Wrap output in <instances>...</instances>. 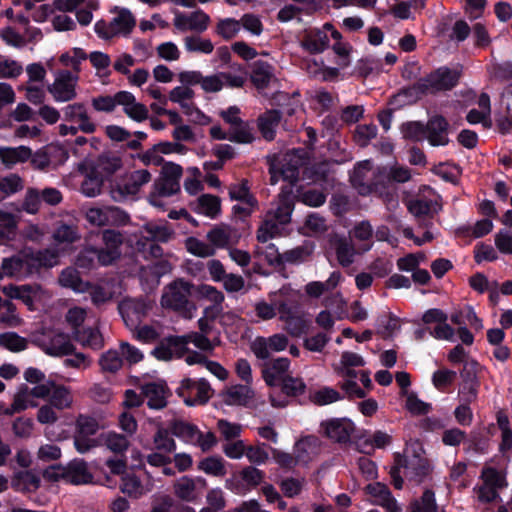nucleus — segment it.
<instances>
[{"label": "nucleus", "instance_id": "obj_1", "mask_svg": "<svg viewBox=\"0 0 512 512\" xmlns=\"http://www.w3.org/2000/svg\"><path fill=\"white\" fill-rule=\"evenodd\" d=\"M299 160L293 154H285L281 159L274 158L270 161V184L275 185L280 179L287 182L276 201V208L268 212L279 224H287L291 220L294 209L293 184L299 176Z\"/></svg>", "mask_w": 512, "mask_h": 512}, {"label": "nucleus", "instance_id": "obj_2", "mask_svg": "<svg viewBox=\"0 0 512 512\" xmlns=\"http://www.w3.org/2000/svg\"><path fill=\"white\" fill-rule=\"evenodd\" d=\"M460 71L441 67L420 79L413 86L404 89L396 95L395 100L400 103H411L423 94H434L452 89L459 81Z\"/></svg>", "mask_w": 512, "mask_h": 512}, {"label": "nucleus", "instance_id": "obj_3", "mask_svg": "<svg viewBox=\"0 0 512 512\" xmlns=\"http://www.w3.org/2000/svg\"><path fill=\"white\" fill-rule=\"evenodd\" d=\"M193 285L182 278L167 284L162 291L160 305L164 309L180 312L184 318H192L196 306L189 300Z\"/></svg>", "mask_w": 512, "mask_h": 512}, {"label": "nucleus", "instance_id": "obj_4", "mask_svg": "<svg viewBox=\"0 0 512 512\" xmlns=\"http://www.w3.org/2000/svg\"><path fill=\"white\" fill-rule=\"evenodd\" d=\"M88 318V310L85 307L71 305L68 307L64 322L71 330L73 338L83 346L99 349L103 345L102 337L98 330L92 327H85Z\"/></svg>", "mask_w": 512, "mask_h": 512}, {"label": "nucleus", "instance_id": "obj_5", "mask_svg": "<svg viewBox=\"0 0 512 512\" xmlns=\"http://www.w3.org/2000/svg\"><path fill=\"white\" fill-rule=\"evenodd\" d=\"M103 426L92 415L79 414L75 420L74 446L79 453H86L97 446L96 440L90 438Z\"/></svg>", "mask_w": 512, "mask_h": 512}, {"label": "nucleus", "instance_id": "obj_6", "mask_svg": "<svg viewBox=\"0 0 512 512\" xmlns=\"http://www.w3.org/2000/svg\"><path fill=\"white\" fill-rule=\"evenodd\" d=\"M78 82L79 75L67 69L58 70L47 90L55 102H69L77 97Z\"/></svg>", "mask_w": 512, "mask_h": 512}, {"label": "nucleus", "instance_id": "obj_7", "mask_svg": "<svg viewBox=\"0 0 512 512\" xmlns=\"http://www.w3.org/2000/svg\"><path fill=\"white\" fill-rule=\"evenodd\" d=\"M228 192L230 199L237 202L232 207L233 215L244 220L258 210V201L250 192L247 180L230 185Z\"/></svg>", "mask_w": 512, "mask_h": 512}, {"label": "nucleus", "instance_id": "obj_8", "mask_svg": "<svg viewBox=\"0 0 512 512\" xmlns=\"http://www.w3.org/2000/svg\"><path fill=\"white\" fill-rule=\"evenodd\" d=\"M2 293L10 298L22 301L29 310L35 309V303L50 297V294L39 284H8L1 288Z\"/></svg>", "mask_w": 512, "mask_h": 512}, {"label": "nucleus", "instance_id": "obj_9", "mask_svg": "<svg viewBox=\"0 0 512 512\" xmlns=\"http://www.w3.org/2000/svg\"><path fill=\"white\" fill-rule=\"evenodd\" d=\"M178 394L184 398L186 405L195 406L205 404L212 397L213 389L204 378L198 380L185 378L181 381Z\"/></svg>", "mask_w": 512, "mask_h": 512}, {"label": "nucleus", "instance_id": "obj_10", "mask_svg": "<svg viewBox=\"0 0 512 512\" xmlns=\"http://www.w3.org/2000/svg\"><path fill=\"white\" fill-rule=\"evenodd\" d=\"M86 220L93 226L126 225L129 215L115 206L91 207L85 213Z\"/></svg>", "mask_w": 512, "mask_h": 512}, {"label": "nucleus", "instance_id": "obj_11", "mask_svg": "<svg viewBox=\"0 0 512 512\" xmlns=\"http://www.w3.org/2000/svg\"><path fill=\"white\" fill-rule=\"evenodd\" d=\"M401 458V467L403 469V477L415 484H421L431 473V465L427 458L418 454L410 455L406 449L404 456Z\"/></svg>", "mask_w": 512, "mask_h": 512}, {"label": "nucleus", "instance_id": "obj_12", "mask_svg": "<svg viewBox=\"0 0 512 512\" xmlns=\"http://www.w3.org/2000/svg\"><path fill=\"white\" fill-rule=\"evenodd\" d=\"M281 394H278L276 388L270 392V402L273 407L283 408L289 403V397H297L304 394L306 384L301 377H294L290 373L283 378L277 386Z\"/></svg>", "mask_w": 512, "mask_h": 512}, {"label": "nucleus", "instance_id": "obj_13", "mask_svg": "<svg viewBox=\"0 0 512 512\" xmlns=\"http://www.w3.org/2000/svg\"><path fill=\"white\" fill-rule=\"evenodd\" d=\"M354 431L355 425L348 418H331L320 424V433L338 443L350 441Z\"/></svg>", "mask_w": 512, "mask_h": 512}, {"label": "nucleus", "instance_id": "obj_14", "mask_svg": "<svg viewBox=\"0 0 512 512\" xmlns=\"http://www.w3.org/2000/svg\"><path fill=\"white\" fill-rule=\"evenodd\" d=\"M152 305L142 299H124L119 304V311L129 329L136 328L148 315Z\"/></svg>", "mask_w": 512, "mask_h": 512}, {"label": "nucleus", "instance_id": "obj_15", "mask_svg": "<svg viewBox=\"0 0 512 512\" xmlns=\"http://www.w3.org/2000/svg\"><path fill=\"white\" fill-rule=\"evenodd\" d=\"M289 344V339L282 333H276L269 337H256L250 349L258 359H268L273 352L284 351Z\"/></svg>", "mask_w": 512, "mask_h": 512}, {"label": "nucleus", "instance_id": "obj_16", "mask_svg": "<svg viewBox=\"0 0 512 512\" xmlns=\"http://www.w3.org/2000/svg\"><path fill=\"white\" fill-rule=\"evenodd\" d=\"M32 254L20 253L3 259L6 278L23 280L34 274Z\"/></svg>", "mask_w": 512, "mask_h": 512}, {"label": "nucleus", "instance_id": "obj_17", "mask_svg": "<svg viewBox=\"0 0 512 512\" xmlns=\"http://www.w3.org/2000/svg\"><path fill=\"white\" fill-rule=\"evenodd\" d=\"M210 17L202 10L191 13L174 12L173 25L180 32L202 33L207 30Z\"/></svg>", "mask_w": 512, "mask_h": 512}, {"label": "nucleus", "instance_id": "obj_18", "mask_svg": "<svg viewBox=\"0 0 512 512\" xmlns=\"http://www.w3.org/2000/svg\"><path fill=\"white\" fill-rule=\"evenodd\" d=\"M289 290L285 287L269 294V301L259 300L254 304L256 316L263 321H268L281 315V304H287L286 298Z\"/></svg>", "mask_w": 512, "mask_h": 512}, {"label": "nucleus", "instance_id": "obj_19", "mask_svg": "<svg viewBox=\"0 0 512 512\" xmlns=\"http://www.w3.org/2000/svg\"><path fill=\"white\" fill-rule=\"evenodd\" d=\"M104 247L97 249L98 262L107 266L115 262L121 255L120 247L123 243V236L114 230H105L102 233Z\"/></svg>", "mask_w": 512, "mask_h": 512}, {"label": "nucleus", "instance_id": "obj_20", "mask_svg": "<svg viewBox=\"0 0 512 512\" xmlns=\"http://www.w3.org/2000/svg\"><path fill=\"white\" fill-rule=\"evenodd\" d=\"M151 180L152 175L147 169L134 170L122 176L117 191L121 196H136Z\"/></svg>", "mask_w": 512, "mask_h": 512}, {"label": "nucleus", "instance_id": "obj_21", "mask_svg": "<svg viewBox=\"0 0 512 512\" xmlns=\"http://www.w3.org/2000/svg\"><path fill=\"white\" fill-rule=\"evenodd\" d=\"M187 351L186 340L182 336H175L162 340L152 350V355L158 360L169 361L183 357Z\"/></svg>", "mask_w": 512, "mask_h": 512}, {"label": "nucleus", "instance_id": "obj_22", "mask_svg": "<svg viewBox=\"0 0 512 512\" xmlns=\"http://www.w3.org/2000/svg\"><path fill=\"white\" fill-rule=\"evenodd\" d=\"M63 117L67 122H76L80 131L86 134H92L96 131L97 126L92 121L86 106L83 103L75 102L66 105L63 109Z\"/></svg>", "mask_w": 512, "mask_h": 512}, {"label": "nucleus", "instance_id": "obj_23", "mask_svg": "<svg viewBox=\"0 0 512 512\" xmlns=\"http://www.w3.org/2000/svg\"><path fill=\"white\" fill-rule=\"evenodd\" d=\"M366 493L369 496L371 504L381 506L387 512L402 511V508L386 485L380 482L371 483L366 486Z\"/></svg>", "mask_w": 512, "mask_h": 512}, {"label": "nucleus", "instance_id": "obj_24", "mask_svg": "<svg viewBox=\"0 0 512 512\" xmlns=\"http://www.w3.org/2000/svg\"><path fill=\"white\" fill-rule=\"evenodd\" d=\"M207 239L214 248H227L236 246L241 234L235 227L227 224H220L207 233Z\"/></svg>", "mask_w": 512, "mask_h": 512}, {"label": "nucleus", "instance_id": "obj_25", "mask_svg": "<svg viewBox=\"0 0 512 512\" xmlns=\"http://www.w3.org/2000/svg\"><path fill=\"white\" fill-rule=\"evenodd\" d=\"M79 171L84 176L80 190L86 197H96L102 191L103 175L91 163H82L79 165Z\"/></svg>", "mask_w": 512, "mask_h": 512}, {"label": "nucleus", "instance_id": "obj_26", "mask_svg": "<svg viewBox=\"0 0 512 512\" xmlns=\"http://www.w3.org/2000/svg\"><path fill=\"white\" fill-rule=\"evenodd\" d=\"M251 81L260 93L269 88H276L278 80L274 74V67L264 61H256L251 72Z\"/></svg>", "mask_w": 512, "mask_h": 512}, {"label": "nucleus", "instance_id": "obj_27", "mask_svg": "<svg viewBox=\"0 0 512 512\" xmlns=\"http://www.w3.org/2000/svg\"><path fill=\"white\" fill-rule=\"evenodd\" d=\"M290 360L286 357H278L266 363L262 369V377L265 383L275 389L289 374Z\"/></svg>", "mask_w": 512, "mask_h": 512}, {"label": "nucleus", "instance_id": "obj_28", "mask_svg": "<svg viewBox=\"0 0 512 512\" xmlns=\"http://www.w3.org/2000/svg\"><path fill=\"white\" fill-rule=\"evenodd\" d=\"M118 106L122 107L124 114L136 122H143L148 119L149 110L129 91H119Z\"/></svg>", "mask_w": 512, "mask_h": 512}, {"label": "nucleus", "instance_id": "obj_29", "mask_svg": "<svg viewBox=\"0 0 512 512\" xmlns=\"http://www.w3.org/2000/svg\"><path fill=\"white\" fill-rule=\"evenodd\" d=\"M43 351L51 356L68 355L73 352L74 345L68 334L53 332L42 341Z\"/></svg>", "mask_w": 512, "mask_h": 512}, {"label": "nucleus", "instance_id": "obj_30", "mask_svg": "<svg viewBox=\"0 0 512 512\" xmlns=\"http://www.w3.org/2000/svg\"><path fill=\"white\" fill-rule=\"evenodd\" d=\"M426 139L432 146L448 144V122L444 117L436 115L428 120L426 124Z\"/></svg>", "mask_w": 512, "mask_h": 512}, {"label": "nucleus", "instance_id": "obj_31", "mask_svg": "<svg viewBox=\"0 0 512 512\" xmlns=\"http://www.w3.org/2000/svg\"><path fill=\"white\" fill-rule=\"evenodd\" d=\"M206 486V480L201 477L192 478L190 476H182L173 484L174 495L186 502H192L197 498V485Z\"/></svg>", "mask_w": 512, "mask_h": 512}, {"label": "nucleus", "instance_id": "obj_32", "mask_svg": "<svg viewBox=\"0 0 512 512\" xmlns=\"http://www.w3.org/2000/svg\"><path fill=\"white\" fill-rule=\"evenodd\" d=\"M190 207L197 214L215 219L221 214V199L212 194H202L190 203Z\"/></svg>", "mask_w": 512, "mask_h": 512}, {"label": "nucleus", "instance_id": "obj_33", "mask_svg": "<svg viewBox=\"0 0 512 512\" xmlns=\"http://www.w3.org/2000/svg\"><path fill=\"white\" fill-rule=\"evenodd\" d=\"M321 449L318 437L309 435L301 438L294 447L295 458L298 462L307 463L317 456Z\"/></svg>", "mask_w": 512, "mask_h": 512}, {"label": "nucleus", "instance_id": "obj_34", "mask_svg": "<svg viewBox=\"0 0 512 512\" xmlns=\"http://www.w3.org/2000/svg\"><path fill=\"white\" fill-rule=\"evenodd\" d=\"M111 12L113 17L110 24L115 36L129 34L136 25L135 17L131 11L127 8L115 7Z\"/></svg>", "mask_w": 512, "mask_h": 512}, {"label": "nucleus", "instance_id": "obj_35", "mask_svg": "<svg viewBox=\"0 0 512 512\" xmlns=\"http://www.w3.org/2000/svg\"><path fill=\"white\" fill-rule=\"evenodd\" d=\"M342 275L338 271H334L330 274L328 279L322 281H311L304 287V291L310 298H320L323 295H327L328 292L334 290L342 281Z\"/></svg>", "mask_w": 512, "mask_h": 512}, {"label": "nucleus", "instance_id": "obj_36", "mask_svg": "<svg viewBox=\"0 0 512 512\" xmlns=\"http://www.w3.org/2000/svg\"><path fill=\"white\" fill-rule=\"evenodd\" d=\"M300 45L310 54H318L328 48L329 38L325 31L311 29L305 32L300 40Z\"/></svg>", "mask_w": 512, "mask_h": 512}, {"label": "nucleus", "instance_id": "obj_37", "mask_svg": "<svg viewBox=\"0 0 512 512\" xmlns=\"http://www.w3.org/2000/svg\"><path fill=\"white\" fill-rule=\"evenodd\" d=\"M142 393L147 398V405L152 409L166 406L167 387L162 382H151L142 386Z\"/></svg>", "mask_w": 512, "mask_h": 512}, {"label": "nucleus", "instance_id": "obj_38", "mask_svg": "<svg viewBox=\"0 0 512 512\" xmlns=\"http://www.w3.org/2000/svg\"><path fill=\"white\" fill-rule=\"evenodd\" d=\"M281 315L279 319L285 323L284 329L294 337H299L307 330L306 321L295 315L292 308L287 304H281Z\"/></svg>", "mask_w": 512, "mask_h": 512}, {"label": "nucleus", "instance_id": "obj_39", "mask_svg": "<svg viewBox=\"0 0 512 512\" xmlns=\"http://www.w3.org/2000/svg\"><path fill=\"white\" fill-rule=\"evenodd\" d=\"M194 95L190 87L176 86L171 89L168 98L171 102L178 104L185 114L191 116L194 112H198L193 103Z\"/></svg>", "mask_w": 512, "mask_h": 512}, {"label": "nucleus", "instance_id": "obj_40", "mask_svg": "<svg viewBox=\"0 0 512 512\" xmlns=\"http://www.w3.org/2000/svg\"><path fill=\"white\" fill-rule=\"evenodd\" d=\"M333 246L337 262L342 267L350 266L354 262L355 256L361 253L359 247L355 248L352 241L344 237L335 238Z\"/></svg>", "mask_w": 512, "mask_h": 512}, {"label": "nucleus", "instance_id": "obj_41", "mask_svg": "<svg viewBox=\"0 0 512 512\" xmlns=\"http://www.w3.org/2000/svg\"><path fill=\"white\" fill-rule=\"evenodd\" d=\"M51 388V393L48 396L49 404L57 410H68L73 407L74 397L69 387L52 382Z\"/></svg>", "mask_w": 512, "mask_h": 512}, {"label": "nucleus", "instance_id": "obj_42", "mask_svg": "<svg viewBox=\"0 0 512 512\" xmlns=\"http://www.w3.org/2000/svg\"><path fill=\"white\" fill-rule=\"evenodd\" d=\"M223 88H242L247 82L248 74L241 64H232L227 71L219 72Z\"/></svg>", "mask_w": 512, "mask_h": 512}, {"label": "nucleus", "instance_id": "obj_43", "mask_svg": "<svg viewBox=\"0 0 512 512\" xmlns=\"http://www.w3.org/2000/svg\"><path fill=\"white\" fill-rule=\"evenodd\" d=\"M374 231L372 225L368 221H361L357 223L350 231V240L361 242L358 246L360 252H367L372 247V238Z\"/></svg>", "mask_w": 512, "mask_h": 512}, {"label": "nucleus", "instance_id": "obj_44", "mask_svg": "<svg viewBox=\"0 0 512 512\" xmlns=\"http://www.w3.org/2000/svg\"><path fill=\"white\" fill-rule=\"evenodd\" d=\"M87 59L90 61L92 67L95 69V75L101 80L102 83H107L111 76V58L107 53L102 51H92L87 54Z\"/></svg>", "mask_w": 512, "mask_h": 512}, {"label": "nucleus", "instance_id": "obj_45", "mask_svg": "<svg viewBox=\"0 0 512 512\" xmlns=\"http://www.w3.org/2000/svg\"><path fill=\"white\" fill-rule=\"evenodd\" d=\"M440 197L434 196L433 199L419 198L411 200L408 204L409 212L417 218L429 216L437 213L441 209Z\"/></svg>", "mask_w": 512, "mask_h": 512}, {"label": "nucleus", "instance_id": "obj_46", "mask_svg": "<svg viewBox=\"0 0 512 512\" xmlns=\"http://www.w3.org/2000/svg\"><path fill=\"white\" fill-rule=\"evenodd\" d=\"M281 120V114L277 110L266 111L258 118V128L266 140L275 138L276 128Z\"/></svg>", "mask_w": 512, "mask_h": 512}, {"label": "nucleus", "instance_id": "obj_47", "mask_svg": "<svg viewBox=\"0 0 512 512\" xmlns=\"http://www.w3.org/2000/svg\"><path fill=\"white\" fill-rule=\"evenodd\" d=\"M40 477L31 471L17 473L11 482V486L18 492H33L40 486Z\"/></svg>", "mask_w": 512, "mask_h": 512}, {"label": "nucleus", "instance_id": "obj_48", "mask_svg": "<svg viewBox=\"0 0 512 512\" xmlns=\"http://www.w3.org/2000/svg\"><path fill=\"white\" fill-rule=\"evenodd\" d=\"M66 477L69 482L76 485L88 484L93 479L92 474L88 470L87 463L83 460L72 461L67 467Z\"/></svg>", "mask_w": 512, "mask_h": 512}, {"label": "nucleus", "instance_id": "obj_49", "mask_svg": "<svg viewBox=\"0 0 512 512\" xmlns=\"http://www.w3.org/2000/svg\"><path fill=\"white\" fill-rule=\"evenodd\" d=\"M197 34L187 35L183 38L184 49L188 53L211 54L214 50V44L208 38Z\"/></svg>", "mask_w": 512, "mask_h": 512}, {"label": "nucleus", "instance_id": "obj_50", "mask_svg": "<svg viewBox=\"0 0 512 512\" xmlns=\"http://www.w3.org/2000/svg\"><path fill=\"white\" fill-rule=\"evenodd\" d=\"M87 53L80 47H74L68 51L63 52L59 56V63L66 67L71 68L73 74L79 75L81 71V64L87 60Z\"/></svg>", "mask_w": 512, "mask_h": 512}, {"label": "nucleus", "instance_id": "obj_51", "mask_svg": "<svg viewBox=\"0 0 512 512\" xmlns=\"http://www.w3.org/2000/svg\"><path fill=\"white\" fill-rule=\"evenodd\" d=\"M58 281L61 286L70 288L77 293H83L89 289V284L81 279L79 272L74 268L64 269Z\"/></svg>", "mask_w": 512, "mask_h": 512}, {"label": "nucleus", "instance_id": "obj_52", "mask_svg": "<svg viewBox=\"0 0 512 512\" xmlns=\"http://www.w3.org/2000/svg\"><path fill=\"white\" fill-rule=\"evenodd\" d=\"M31 154V149L26 146L0 148V158L7 166L25 162L30 158Z\"/></svg>", "mask_w": 512, "mask_h": 512}, {"label": "nucleus", "instance_id": "obj_53", "mask_svg": "<svg viewBox=\"0 0 512 512\" xmlns=\"http://www.w3.org/2000/svg\"><path fill=\"white\" fill-rule=\"evenodd\" d=\"M170 430L174 436L178 437L179 439L183 440L188 444L193 445L195 440L199 439V429L195 425L190 424L188 422L180 420L173 421L170 424Z\"/></svg>", "mask_w": 512, "mask_h": 512}, {"label": "nucleus", "instance_id": "obj_54", "mask_svg": "<svg viewBox=\"0 0 512 512\" xmlns=\"http://www.w3.org/2000/svg\"><path fill=\"white\" fill-rule=\"evenodd\" d=\"M252 395L253 393L247 385H235L224 393L223 399L228 405H245L250 401Z\"/></svg>", "mask_w": 512, "mask_h": 512}, {"label": "nucleus", "instance_id": "obj_55", "mask_svg": "<svg viewBox=\"0 0 512 512\" xmlns=\"http://www.w3.org/2000/svg\"><path fill=\"white\" fill-rule=\"evenodd\" d=\"M342 399L341 394L334 388L323 386L309 393V400L317 406H325Z\"/></svg>", "mask_w": 512, "mask_h": 512}, {"label": "nucleus", "instance_id": "obj_56", "mask_svg": "<svg viewBox=\"0 0 512 512\" xmlns=\"http://www.w3.org/2000/svg\"><path fill=\"white\" fill-rule=\"evenodd\" d=\"M144 237L152 241L167 242L173 236V231L165 224L149 222L142 227Z\"/></svg>", "mask_w": 512, "mask_h": 512}, {"label": "nucleus", "instance_id": "obj_57", "mask_svg": "<svg viewBox=\"0 0 512 512\" xmlns=\"http://www.w3.org/2000/svg\"><path fill=\"white\" fill-rule=\"evenodd\" d=\"M197 468L205 474L214 477H223L227 473L225 461L219 456H209L202 459L199 461Z\"/></svg>", "mask_w": 512, "mask_h": 512}, {"label": "nucleus", "instance_id": "obj_58", "mask_svg": "<svg viewBox=\"0 0 512 512\" xmlns=\"http://www.w3.org/2000/svg\"><path fill=\"white\" fill-rule=\"evenodd\" d=\"M408 512H438L435 493L430 489L425 490L420 498L410 503Z\"/></svg>", "mask_w": 512, "mask_h": 512}, {"label": "nucleus", "instance_id": "obj_59", "mask_svg": "<svg viewBox=\"0 0 512 512\" xmlns=\"http://www.w3.org/2000/svg\"><path fill=\"white\" fill-rule=\"evenodd\" d=\"M18 227V218L6 208L0 209V237L12 239Z\"/></svg>", "mask_w": 512, "mask_h": 512}, {"label": "nucleus", "instance_id": "obj_60", "mask_svg": "<svg viewBox=\"0 0 512 512\" xmlns=\"http://www.w3.org/2000/svg\"><path fill=\"white\" fill-rule=\"evenodd\" d=\"M12 402L14 403V410H18L19 413L28 408H35L39 404L38 401L33 400L30 387L26 384H21L17 388Z\"/></svg>", "mask_w": 512, "mask_h": 512}, {"label": "nucleus", "instance_id": "obj_61", "mask_svg": "<svg viewBox=\"0 0 512 512\" xmlns=\"http://www.w3.org/2000/svg\"><path fill=\"white\" fill-rule=\"evenodd\" d=\"M401 396L405 397V408L413 415H424L431 410V404L419 399L414 392L403 390Z\"/></svg>", "mask_w": 512, "mask_h": 512}, {"label": "nucleus", "instance_id": "obj_62", "mask_svg": "<svg viewBox=\"0 0 512 512\" xmlns=\"http://www.w3.org/2000/svg\"><path fill=\"white\" fill-rule=\"evenodd\" d=\"M279 223L272 217L265 216L261 225L257 229L256 238L260 243L266 244L269 240L273 239L279 233Z\"/></svg>", "mask_w": 512, "mask_h": 512}, {"label": "nucleus", "instance_id": "obj_63", "mask_svg": "<svg viewBox=\"0 0 512 512\" xmlns=\"http://www.w3.org/2000/svg\"><path fill=\"white\" fill-rule=\"evenodd\" d=\"M120 489L124 494L134 498H139L148 491L141 483L140 479L134 474H125L122 477Z\"/></svg>", "mask_w": 512, "mask_h": 512}, {"label": "nucleus", "instance_id": "obj_64", "mask_svg": "<svg viewBox=\"0 0 512 512\" xmlns=\"http://www.w3.org/2000/svg\"><path fill=\"white\" fill-rule=\"evenodd\" d=\"M0 346L11 352L18 353L27 348L28 341L15 332H5L0 334Z\"/></svg>", "mask_w": 512, "mask_h": 512}]
</instances>
